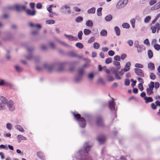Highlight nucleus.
Here are the masks:
<instances>
[{
  "instance_id": "f257e3e1",
  "label": "nucleus",
  "mask_w": 160,
  "mask_h": 160,
  "mask_svg": "<svg viewBox=\"0 0 160 160\" xmlns=\"http://www.w3.org/2000/svg\"><path fill=\"white\" fill-rule=\"evenodd\" d=\"M91 146L89 145L88 142L84 143L83 149L79 150L73 158V160H92L88 155L89 151L90 150Z\"/></svg>"
},
{
  "instance_id": "f03ea898",
  "label": "nucleus",
  "mask_w": 160,
  "mask_h": 160,
  "mask_svg": "<svg viewBox=\"0 0 160 160\" xmlns=\"http://www.w3.org/2000/svg\"><path fill=\"white\" fill-rule=\"evenodd\" d=\"M64 63H50L47 62L44 63L43 64V68L47 69V70L50 71L53 68L56 66L58 67L57 70L58 72H61L64 70Z\"/></svg>"
},
{
  "instance_id": "7ed1b4c3",
  "label": "nucleus",
  "mask_w": 160,
  "mask_h": 160,
  "mask_svg": "<svg viewBox=\"0 0 160 160\" xmlns=\"http://www.w3.org/2000/svg\"><path fill=\"white\" fill-rule=\"evenodd\" d=\"M74 117L79 122L80 127L84 128L86 126V121L84 118L80 117V115L79 114L73 113Z\"/></svg>"
},
{
  "instance_id": "20e7f679",
  "label": "nucleus",
  "mask_w": 160,
  "mask_h": 160,
  "mask_svg": "<svg viewBox=\"0 0 160 160\" xmlns=\"http://www.w3.org/2000/svg\"><path fill=\"white\" fill-rule=\"evenodd\" d=\"M128 0H120L116 5V8L118 9L124 7L128 3Z\"/></svg>"
},
{
  "instance_id": "39448f33",
  "label": "nucleus",
  "mask_w": 160,
  "mask_h": 160,
  "mask_svg": "<svg viewBox=\"0 0 160 160\" xmlns=\"http://www.w3.org/2000/svg\"><path fill=\"white\" fill-rule=\"evenodd\" d=\"M14 8L18 12H20L22 10L25 11L26 9L25 5H16L14 6Z\"/></svg>"
},
{
  "instance_id": "423d86ee",
  "label": "nucleus",
  "mask_w": 160,
  "mask_h": 160,
  "mask_svg": "<svg viewBox=\"0 0 160 160\" xmlns=\"http://www.w3.org/2000/svg\"><path fill=\"white\" fill-rule=\"evenodd\" d=\"M25 12L26 14L29 16H33L36 14V11L35 9L31 10L29 9H26Z\"/></svg>"
},
{
  "instance_id": "0eeeda50",
  "label": "nucleus",
  "mask_w": 160,
  "mask_h": 160,
  "mask_svg": "<svg viewBox=\"0 0 160 160\" xmlns=\"http://www.w3.org/2000/svg\"><path fill=\"white\" fill-rule=\"evenodd\" d=\"M151 29L152 30V33H155L156 31V29H157V32L158 33L159 31L160 30V24L157 23L155 26H152L151 27Z\"/></svg>"
},
{
  "instance_id": "6e6552de",
  "label": "nucleus",
  "mask_w": 160,
  "mask_h": 160,
  "mask_svg": "<svg viewBox=\"0 0 160 160\" xmlns=\"http://www.w3.org/2000/svg\"><path fill=\"white\" fill-rule=\"evenodd\" d=\"M119 69H118L116 67V68H112L111 69V71L112 72L115 74V76L117 79L118 80H120L122 78L119 75L118 71Z\"/></svg>"
},
{
  "instance_id": "1a4fd4ad",
  "label": "nucleus",
  "mask_w": 160,
  "mask_h": 160,
  "mask_svg": "<svg viewBox=\"0 0 160 160\" xmlns=\"http://www.w3.org/2000/svg\"><path fill=\"white\" fill-rule=\"evenodd\" d=\"M134 70L135 73L137 75L142 77L144 76V72L142 69L136 68H134Z\"/></svg>"
},
{
  "instance_id": "9d476101",
  "label": "nucleus",
  "mask_w": 160,
  "mask_h": 160,
  "mask_svg": "<svg viewBox=\"0 0 160 160\" xmlns=\"http://www.w3.org/2000/svg\"><path fill=\"white\" fill-rule=\"evenodd\" d=\"M8 106L9 110L12 111H13L15 109V107L14 105L13 102L12 100H9L7 103Z\"/></svg>"
},
{
  "instance_id": "9b49d317",
  "label": "nucleus",
  "mask_w": 160,
  "mask_h": 160,
  "mask_svg": "<svg viewBox=\"0 0 160 160\" xmlns=\"http://www.w3.org/2000/svg\"><path fill=\"white\" fill-rule=\"evenodd\" d=\"M115 104L113 99L110 101L109 102V106L110 109L112 111L116 110L115 108Z\"/></svg>"
},
{
  "instance_id": "f8f14e48",
  "label": "nucleus",
  "mask_w": 160,
  "mask_h": 160,
  "mask_svg": "<svg viewBox=\"0 0 160 160\" xmlns=\"http://www.w3.org/2000/svg\"><path fill=\"white\" fill-rule=\"evenodd\" d=\"M96 124L98 126H102L103 125V121L101 117H98L97 119Z\"/></svg>"
},
{
  "instance_id": "ddd939ff",
  "label": "nucleus",
  "mask_w": 160,
  "mask_h": 160,
  "mask_svg": "<svg viewBox=\"0 0 160 160\" xmlns=\"http://www.w3.org/2000/svg\"><path fill=\"white\" fill-rule=\"evenodd\" d=\"M105 137L104 135L98 136L97 138V140L100 144L103 143L105 141Z\"/></svg>"
},
{
  "instance_id": "4468645a",
  "label": "nucleus",
  "mask_w": 160,
  "mask_h": 160,
  "mask_svg": "<svg viewBox=\"0 0 160 160\" xmlns=\"http://www.w3.org/2000/svg\"><path fill=\"white\" fill-rule=\"evenodd\" d=\"M83 79V77L81 76L77 75L74 78V81L76 83H79L81 82Z\"/></svg>"
},
{
  "instance_id": "2eb2a0df",
  "label": "nucleus",
  "mask_w": 160,
  "mask_h": 160,
  "mask_svg": "<svg viewBox=\"0 0 160 160\" xmlns=\"http://www.w3.org/2000/svg\"><path fill=\"white\" fill-rule=\"evenodd\" d=\"M64 36L68 38L69 40L71 41L73 40L76 41L78 40V38L76 37H74L71 35H68L66 34H64Z\"/></svg>"
},
{
  "instance_id": "dca6fc26",
  "label": "nucleus",
  "mask_w": 160,
  "mask_h": 160,
  "mask_svg": "<svg viewBox=\"0 0 160 160\" xmlns=\"http://www.w3.org/2000/svg\"><path fill=\"white\" fill-rule=\"evenodd\" d=\"M70 8H71L69 6L66 4L62 6L61 8V9L64 10V9H68V10L67 11V12L68 14H69L71 13Z\"/></svg>"
},
{
  "instance_id": "f3484780",
  "label": "nucleus",
  "mask_w": 160,
  "mask_h": 160,
  "mask_svg": "<svg viewBox=\"0 0 160 160\" xmlns=\"http://www.w3.org/2000/svg\"><path fill=\"white\" fill-rule=\"evenodd\" d=\"M136 48L137 49V51L139 53L141 52L142 51L145 49V47L143 45H139Z\"/></svg>"
},
{
  "instance_id": "a211bd4d",
  "label": "nucleus",
  "mask_w": 160,
  "mask_h": 160,
  "mask_svg": "<svg viewBox=\"0 0 160 160\" xmlns=\"http://www.w3.org/2000/svg\"><path fill=\"white\" fill-rule=\"evenodd\" d=\"M17 138L18 139V142L19 143L22 140H27L26 138L21 135H18Z\"/></svg>"
},
{
  "instance_id": "6ab92c4d",
  "label": "nucleus",
  "mask_w": 160,
  "mask_h": 160,
  "mask_svg": "<svg viewBox=\"0 0 160 160\" xmlns=\"http://www.w3.org/2000/svg\"><path fill=\"white\" fill-rule=\"evenodd\" d=\"M131 65V63L130 62H128L126 63L125 66L124 68L123 69L125 72L128 71L130 69V67Z\"/></svg>"
},
{
  "instance_id": "aec40b11",
  "label": "nucleus",
  "mask_w": 160,
  "mask_h": 160,
  "mask_svg": "<svg viewBox=\"0 0 160 160\" xmlns=\"http://www.w3.org/2000/svg\"><path fill=\"white\" fill-rule=\"evenodd\" d=\"M85 73V71L82 68H80L78 70V75L80 76L83 77L84 73Z\"/></svg>"
},
{
  "instance_id": "412c9836",
  "label": "nucleus",
  "mask_w": 160,
  "mask_h": 160,
  "mask_svg": "<svg viewBox=\"0 0 160 160\" xmlns=\"http://www.w3.org/2000/svg\"><path fill=\"white\" fill-rule=\"evenodd\" d=\"M29 25L31 27H35L38 28H41V25L39 24H34L32 22H30L28 23Z\"/></svg>"
},
{
  "instance_id": "4be33fe9",
  "label": "nucleus",
  "mask_w": 160,
  "mask_h": 160,
  "mask_svg": "<svg viewBox=\"0 0 160 160\" xmlns=\"http://www.w3.org/2000/svg\"><path fill=\"white\" fill-rule=\"evenodd\" d=\"M148 68L150 70H153L155 69V66L154 64L152 62H149L148 63Z\"/></svg>"
},
{
  "instance_id": "5701e85b",
  "label": "nucleus",
  "mask_w": 160,
  "mask_h": 160,
  "mask_svg": "<svg viewBox=\"0 0 160 160\" xmlns=\"http://www.w3.org/2000/svg\"><path fill=\"white\" fill-rule=\"evenodd\" d=\"M91 62V61L90 60L87 59V62L84 63L82 66V67L83 68L86 67H89L91 66V65L90 64Z\"/></svg>"
},
{
  "instance_id": "b1692460",
  "label": "nucleus",
  "mask_w": 160,
  "mask_h": 160,
  "mask_svg": "<svg viewBox=\"0 0 160 160\" xmlns=\"http://www.w3.org/2000/svg\"><path fill=\"white\" fill-rule=\"evenodd\" d=\"M144 99L145 100L146 103L151 102L153 101L152 98L151 97H145Z\"/></svg>"
},
{
  "instance_id": "393cba45",
  "label": "nucleus",
  "mask_w": 160,
  "mask_h": 160,
  "mask_svg": "<svg viewBox=\"0 0 160 160\" xmlns=\"http://www.w3.org/2000/svg\"><path fill=\"white\" fill-rule=\"evenodd\" d=\"M114 30L116 35L118 36H119L120 34V30L119 28L117 26H116L114 28Z\"/></svg>"
},
{
  "instance_id": "a878e982",
  "label": "nucleus",
  "mask_w": 160,
  "mask_h": 160,
  "mask_svg": "<svg viewBox=\"0 0 160 160\" xmlns=\"http://www.w3.org/2000/svg\"><path fill=\"white\" fill-rule=\"evenodd\" d=\"M15 128L18 130L19 131L22 132H24V130L23 128L19 125H16L14 126Z\"/></svg>"
},
{
  "instance_id": "bb28decb",
  "label": "nucleus",
  "mask_w": 160,
  "mask_h": 160,
  "mask_svg": "<svg viewBox=\"0 0 160 160\" xmlns=\"http://www.w3.org/2000/svg\"><path fill=\"white\" fill-rule=\"evenodd\" d=\"M95 7H92L88 10L87 12L88 14H94L95 13Z\"/></svg>"
},
{
  "instance_id": "cd10ccee",
  "label": "nucleus",
  "mask_w": 160,
  "mask_h": 160,
  "mask_svg": "<svg viewBox=\"0 0 160 160\" xmlns=\"http://www.w3.org/2000/svg\"><path fill=\"white\" fill-rule=\"evenodd\" d=\"M0 100L3 103V104H6L8 103L7 99L3 96H0Z\"/></svg>"
},
{
  "instance_id": "c85d7f7f",
  "label": "nucleus",
  "mask_w": 160,
  "mask_h": 160,
  "mask_svg": "<svg viewBox=\"0 0 160 160\" xmlns=\"http://www.w3.org/2000/svg\"><path fill=\"white\" fill-rule=\"evenodd\" d=\"M113 64L116 66L117 68L118 69H120L121 68V66L120 65V63L119 62H117V61H114L113 62Z\"/></svg>"
},
{
  "instance_id": "c756f323",
  "label": "nucleus",
  "mask_w": 160,
  "mask_h": 160,
  "mask_svg": "<svg viewBox=\"0 0 160 160\" xmlns=\"http://www.w3.org/2000/svg\"><path fill=\"white\" fill-rule=\"evenodd\" d=\"M86 25L87 26L92 27L93 25V23L91 20H88L86 22Z\"/></svg>"
},
{
  "instance_id": "7c9ffc66",
  "label": "nucleus",
  "mask_w": 160,
  "mask_h": 160,
  "mask_svg": "<svg viewBox=\"0 0 160 160\" xmlns=\"http://www.w3.org/2000/svg\"><path fill=\"white\" fill-rule=\"evenodd\" d=\"M100 34L102 36L106 37L107 35V32L106 30H102L100 32Z\"/></svg>"
},
{
  "instance_id": "2f4dec72",
  "label": "nucleus",
  "mask_w": 160,
  "mask_h": 160,
  "mask_svg": "<svg viewBox=\"0 0 160 160\" xmlns=\"http://www.w3.org/2000/svg\"><path fill=\"white\" fill-rule=\"evenodd\" d=\"M112 19V16L111 14H108L105 18V20L107 22L110 21Z\"/></svg>"
},
{
  "instance_id": "473e14b6",
  "label": "nucleus",
  "mask_w": 160,
  "mask_h": 160,
  "mask_svg": "<svg viewBox=\"0 0 160 160\" xmlns=\"http://www.w3.org/2000/svg\"><path fill=\"white\" fill-rule=\"evenodd\" d=\"M102 8H98L97 11V15L98 16H100L102 15Z\"/></svg>"
},
{
  "instance_id": "72a5a7b5",
  "label": "nucleus",
  "mask_w": 160,
  "mask_h": 160,
  "mask_svg": "<svg viewBox=\"0 0 160 160\" xmlns=\"http://www.w3.org/2000/svg\"><path fill=\"white\" fill-rule=\"evenodd\" d=\"M91 32V31L88 29H85L83 30V33L85 35H88Z\"/></svg>"
},
{
  "instance_id": "f704fd0d",
  "label": "nucleus",
  "mask_w": 160,
  "mask_h": 160,
  "mask_svg": "<svg viewBox=\"0 0 160 160\" xmlns=\"http://www.w3.org/2000/svg\"><path fill=\"white\" fill-rule=\"evenodd\" d=\"M83 18L81 16H78L76 18L75 21L78 23L82 22L83 21Z\"/></svg>"
},
{
  "instance_id": "c9c22d12",
  "label": "nucleus",
  "mask_w": 160,
  "mask_h": 160,
  "mask_svg": "<svg viewBox=\"0 0 160 160\" xmlns=\"http://www.w3.org/2000/svg\"><path fill=\"white\" fill-rule=\"evenodd\" d=\"M14 68L18 72H21L22 70V68L18 65H15L14 66Z\"/></svg>"
},
{
  "instance_id": "e433bc0d",
  "label": "nucleus",
  "mask_w": 160,
  "mask_h": 160,
  "mask_svg": "<svg viewBox=\"0 0 160 160\" xmlns=\"http://www.w3.org/2000/svg\"><path fill=\"white\" fill-rule=\"evenodd\" d=\"M153 89H151L149 88H147L146 92L148 95H150L153 93Z\"/></svg>"
},
{
  "instance_id": "4c0bfd02",
  "label": "nucleus",
  "mask_w": 160,
  "mask_h": 160,
  "mask_svg": "<svg viewBox=\"0 0 160 160\" xmlns=\"http://www.w3.org/2000/svg\"><path fill=\"white\" fill-rule=\"evenodd\" d=\"M37 154L38 157L42 159H44V157L42 152H38L37 153Z\"/></svg>"
},
{
  "instance_id": "58836bf2",
  "label": "nucleus",
  "mask_w": 160,
  "mask_h": 160,
  "mask_svg": "<svg viewBox=\"0 0 160 160\" xmlns=\"http://www.w3.org/2000/svg\"><path fill=\"white\" fill-rule=\"evenodd\" d=\"M151 17L150 16L146 17L144 19V22L145 23H148L149 22L151 19Z\"/></svg>"
},
{
  "instance_id": "ea45409f",
  "label": "nucleus",
  "mask_w": 160,
  "mask_h": 160,
  "mask_svg": "<svg viewBox=\"0 0 160 160\" xmlns=\"http://www.w3.org/2000/svg\"><path fill=\"white\" fill-rule=\"evenodd\" d=\"M4 85L6 87H8L9 88H11L13 86V85L11 83L8 82H5Z\"/></svg>"
},
{
  "instance_id": "a19ab883",
  "label": "nucleus",
  "mask_w": 160,
  "mask_h": 160,
  "mask_svg": "<svg viewBox=\"0 0 160 160\" xmlns=\"http://www.w3.org/2000/svg\"><path fill=\"white\" fill-rule=\"evenodd\" d=\"M148 58L149 59H151L153 55V53L151 50H149L148 51Z\"/></svg>"
},
{
  "instance_id": "79ce46f5",
  "label": "nucleus",
  "mask_w": 160,
  "mask_h": 160,
  "mask_svg": "<svg viewBox=\"0 0 160 160\" xmlns=\"http://www.w3.org/2000/svg\"><path fill=\"white\" fill-rule=\"evenodd\" d=\"M75 45L76 47L80 49L82 48L83 47V45L82 43L80 42H78L76 43Z\"/></svg>"
},
{
  "instance_id": "37998d69",
  "label": "nucleus",
  "mask_w": 160,
  "mask_h": 160,
  "mask_svg": "<svg viewBox=\"0 0 160 160\" xmlns=\"http://www.w3.org/2000/svg\"><path fill=\"white\" fill-rule=\"evenodd\" d=\"M55 21L53 20H48L46 21V23L47 24H53L55 23Z\"/></svg>"
},
{
  "instance_id": "c03bdc74",
  "label": "nucleus",
  "mask_w": 160,
  "mask_h": 160,
  "mask_svg": "<svg viewBox=\"0 0 160 160\" xmlns=\"http://www.w3.org/2000/svg\"><path fill=\"white\" fill-rule=\"evenodd\" d=\"M106 77L107 78L108 81H112L114 80V78L111 75H108Z\"/></svg>"
},
{
  "instance_id": "a18cd8bd",
  "label": "nucleus",
  "mask_w": 160,
  "mask_h": 160,
  "mask_svg": "<svg viewBox=\"0 0 160 160\" xmlns=\"http://www.w3.org/2000/svg\"><path fill=\"white\" fill-rule=\"evenodd\" d=\"M131 24L132 28H134L135 27V20L134 18H132L130 21Z\"/></svg>"
},
{
  "instance_id": "49530a36",
  "label": "nucleus",
  "mask_w": 160,
  "mask_h": 160,
  "mask_svg": "<svg viewBox=\"0 0 160 160\" xmlns=\"http://www.w3.org/2000/svg\"><path fill=\"white\" fill-rule=\"evenodd\" d=\"M68 55L71 57H76L77 55L76 53L73 51H70L68 52Z\"/></svg>"
},
{
  "instance_id": "de8ad7c7",
  "label": "nucleus",
  "mask_w": 160,
  "mask_h": 160,
  "mask_svg": "<svg viewBox=\"0 0 160 160\" xmlns=\"http://www.w3.org/2000/svg\"><path fill=\"white\" fill-rule=\"evenodd\" d=\"M122 27L125 28H129L130 27L129 25L127 23H124L122 24Z\"/></svg>"
},
{
  "instance_id": "09e8293b",
  "label": "nucleus",
  "mask_w": 160,
  "mask_h": 160,
  "mask_svg": "<svg viewBox=\"0 0 160 160\" xmlns=\"http://www.w3.org/2000/svg\"><path fill=\"white\" fill-rule=\"evenodd\" d=\"M150 78L151 79L154 80L156 78V76L154 73L152 72H151L150 73Z\"/></svg>"
},
{
  "instance_id": "8fccbe9b",
  "label": "nucleus",
  "mask_w": 160,
  "mask_h": 160,
  "mask_svg": "<svg viewBox=\"0 0 160 160\" xmlns=\"http://www.w3.org/2000/svg\"><path fill=\"white\" fill-rule=\"evenodd\" d=\"M83 34V33L82 31H79L78 33V38L80 39L81 40L82 39V35Z\"/></svg>"
},
{
  "instance_id": "3c124183",
  "label": "nucleus",
  "mask_w": 160,
  "mask_h": 160,
  "mask_svg": "<svg viewBox=\"0 0 160 160\" xmlns=\"http://www.w3.org/2000/svg\"><path fill=\"white\" fill-rule=\"evenodd\" d=\"M149 4L151 6L154 5L157 2V0H149Z\"/></svg>"
},
{
  "instance_id": "603ef678",
  "label": "nucleus",
  "mask_w": 160,
  "mask_h": 160,
  "mask_svg": "<svg viewBox=\"0 0 160 160\" xmlns=\"http://www.w3.org/2000/svg\"><path fill=\"white\" fill-rule=\"evenodd\" d=\"M100 45L98 42H94L93 43V47L94 48L96 49H98Z\"/></svg>"
},
{
  "instance_id": "864d4df0",
  "label": "nucleus",
  "mask_w": 160,
  "mask_h": 160,
  "mask_svg": "<svg viewBox=\"0 0 160 160\" xmlns=\"http://www.w3.org/2000/svg\"><path fill=\"white\" fill-rule=\"evenodd\" d=\"M25 58L27 59L30 60L33 58V56L30 53L28 55L26 56Z\"/></svg>"
},
{
  "instance_id": "5fc2aeb1",
  "label": "nucleus",
  "mask_w": 160,
  "mask_h": 160,
  "mask_svg": "<svg viewBox=\"0 0 160 160\" xmlns=\"http://www.w3.org/2000/svg\"><path fill=\"white\" fill-rule=\"evenodd\" d=\"M112 60L111 58H108L106 59L105 61V63L107 64H108L110 63H111L112 62Z\"/></svg>"
},
{
  "instance_id": "6e6d98bb",
  "label": "nucleus",
  "mask_w": 160,
  "mask_h": 160,
  "mask_svg": "<svg viewBox=\"0 0 160 160\" xmlns=\"http://www.w3.org/2000/svg\"><path fill=\"white\" fill-rule=\"evenodd\" d=\"M138 87L141 91H142L143 90V88L142 85V84L139 83L138 85Z\"/></svg>"
},
{
  "instance_id": "4d7b16f0",
  "label": "nucleus",
  "mask_w": 160,
  "mask_h": 160,
  "mask_svg": "<svg viewBox=\"0 0 160 160\" xmlns=\"http://www.w3.org/2000/svg\"><path fill=\"white\" fill-rule=\"evenodd\" d=\"M154 48L156 50L158 51L160 49V45L158 44H155L154 46Z\"/></svg>"
},
{
  "instance_id": "13d9d810",
  "label": "nucleus",
  "mask_w": 160,
  "mask_h": 160,
  "mask_svg": "<svg viewBox=\"0 0 160 160\" xmlns=\"http://www.w3.org/2000/svg\"><path fill=\"white\" fill-rule=\"evenodd\" d=\"M135 67L137 68H142L143 67V65L140 63H136L135 64Z\"/></svg>"
},
{
  "instance_id": "bf43d9fd",
  "label": "nucleus",
  "mask_w": 160,
  "mask_h": 160,
  "mask_svg": "<svg viewBox=\"0 0 160 160\" xmlns=\"http://www.w3.org/2000/svg\"><path fill=\"white\" fill-rule=\"evenodd\" d=\"M95 39V38L93 37H91L88 40V43H90L94 42Z\"/></svg>"
},
{
  "instance_id": "052dcab7",
  "label": "nucleus",
  "mask_w": 160,
  "mask_h": 160,
  "mask_svg": "<svg viewBox=\"0 0 160 160\" xmlns=\"http://www.w3.org/2000/svg\"><path fill=\"white\" fill-rule=\"evenodd\" d=\"M148 85L149 88L153 89L154 87V82H151Z\"/></svg>"
},
{
  "instance_id": "680f3d73",
  "label": "nucleus",
  "mask_w": 160,
  "mask_h": 160,
  "mask_svg": "<svg viewBox=\"0 0 160 160\" xmlns=\"http://www.w3.org/2000/svg\"><path fill=\"white\" fill-rule=\"evenodd\" d=\"M12 127V125L10 123H8L6 124V128L8 130H11Z\"/></svg>"
},
{
  "instance_id": "e2e57ef3",
  "label": "nucleus",
  "mask_w": 160,
  "mask_h": 160,
  "mask_svg": "<svg viewBox=\"0 0 160 160\" xmlns=\"http://www.w3.org/2000/svg\"><path fill=\"white\" fill-rule=\"evenodd\" d=\"M0 148H3L5 150H8V146L7 145H0Z\"/></svg>"
},
{
  "instance_id": "0e129e2a",
  "label": "nucleus",
  "mask_w": 160,
  "mask_h": 160,
  "mask_svg": "<svg viewBox=\"0 0 160 160\" xmlns=\"http://www.w3.org/2000/svg\"><path fill=\"white\" fill-rule=\"evenodd\" d=\"M59 42L60 43H61V44L63 45V46H64L65 47H70V46L68 44H67L65 43V42H64L62 41H59Z\"/></svg>"
},
{
  "instance_id": "69168bd1",
  "label": "nucleus",
  "mask_w": 160,
  "mask_h": 160,
  "mask_svg": "<svg viewBox=\"0 0 160 160\" xmlns=\"http://www.w3.org/2000/svg\"><path fill=\"white\" fill-rule=\"evenodd\" d=\"M127 43L130 46H132L133 43V41L131 40H129L128 41Z\"/></svg>"
},
{
  "instance_id": "338daca9",
  "label": "nucleus",
  "mask_w": 160,
  "mask_h": 160,
  "mask_svg": "<svg viewBox=\"0 0 160 160\" xmlns=\"http://www.w3.org/2000/svg\"><path fill=\"white\" fill-rule=\"evenodd\" d=\"M108 55L110 56H113L114 54V52L112 50H110L108 51Z\"/></svg>"
},
{
  "instance_id": "774afa93",
  "label": "nucleus",
  "mask_w": 160,
  "mask_h": 160,
  "mask_svg": "<svg viewBox=\"0 0 160 160\" xmlns=\"http://www.w3.org/2000/svg\"><path fill=\"white\" fill-rule=\"evenodd\" d=\"M143 43L147 45H149L150 43L148 39H146L143 41Z\"/></svg>"
}]
</instances>
